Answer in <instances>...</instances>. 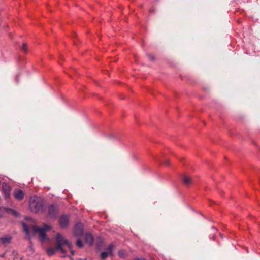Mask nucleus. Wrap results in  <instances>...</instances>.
<instances>
[{"label":"nucleus","mask_w":260,"mask_h":260,"mask_svg":"<svg viewBox=\"0 0 260 260\" xmlns=\"http://www.w3.org/2000/svg\"><path fill=\"white\" fill-rule=\"evenodd\" d=\"M4 256V255H2L0 256V257H3Z\"/></svg>","instance_id":"22"},{"label":"nucleus","mask_w":260,"mask_h":260,"mask_svg":"<svg viewBox=\"0 0 260 260\" xmlns=\"http://www.w3.org/2000/svg\"><path fill=\"white\" fill-rule=\"evenodd\" d=\"M114 248V246L113 244H110L108 247L106 249V251L103 252L101 254V257L103 259L106 258L109 256L113 255V250Z\"/></svg>","instance_id":"4"},{"label":"nucleus","mask_w":260,"mask_h":260,"mask_svg":"<svg viewBox=\"0 0 260 260\" xmlns=\"http://www.w3.org/2000/svg\"><path fill=\"white\" fill-rule=\"evenodd\" d=\"M50 229V227L49 226L45 225L42 228L38 227L37 226H33L32 230L33 231V234L34 235L38 234L39 235L40 240L42 242H44L47 240V239L46 232Z\"/></svg>","instance_id":"2"},{"label":"nucleus","mask_w":260,"mask_h":260,"mask_svg":"<svg viewBox=\"0 0 260 260\" xmlns=\"http://www.w3.org/2000/svg\"><path fill=\"white\" fill-rule=\"evenodd\" d=\"M83 225L81 223H77L74 227V233L75 236L78 237L81 236L83 233Z\"/></svg>","instance_id":"5"},{"label":"nucleus","mask_w":260,"mask_h":260,"mask_svg":"<svg viewBox=\"0 0 260 260\" xmlns=\"http://www.w3.org/2000/svg\"><path fill=\"white\" fill-rule=\"evenodd\" d=\"M22 225H23V230L26 233V236L29 238H30L31 236L29 235V228H28L27 225L26 223H23Z\"/></svg>","instance_id":"14"},{"label":"nucleus","mask_w":260,"mask_h":260,"mask_svg":"<svg viewBox=\"0 0 260 260\" xmlns=\"http://www.w3.org/2000/svg\"><path fill=\"white\" fill-rule=\"evenodd\" d=\"M56 240L57 243V247L54 248H49L47 249V253L49 255H52L55 252L56 250L59 249L61 252L63 253H66V250L63 247L66 246L68 247L69 249L70 250L72 255H74V251L72 250V247L71 244L68 242V241L64 238L62 235L60 234H57L56 237Z\"/></svg>","instance_id":"1"},{"label":"nucleus","mask_w":260,"mask_h":260,"mask_svg":"<svg viewBox=\"0 0 260 260\" xmlns=\"http://www.w3.org/2000/svg\"><path fill=\"white\" fill-rule=\"evenodd\" d=\"M182 182L186 186H189L191 184L192 179L191 178L187 175H183L182 176Z\"/></svg>","instance_id":"10"},{"label":"nucleus","mask_w":260,"mask_h":260,"mask_svg":"<svg viewBox=\"0 0 260 260\" xmlns=\"http://www.w3.org/2000/svg\"><path fill=\"white\" fill-rule=\"evenodd\" d=\"M85 242L89 245H92L93 243V237L90 233L85 235Z\"/></svg>","instance_id":"12"},{"label":"nucleus","mask_w":260,"mask_h":260,"mask_svg":"<svg viewBox=\"0 0 260 260\" xmlns=\"http://www.w3.org/2000/svg\"><path fill=\"white\" fill-rule=\"evenodd\" d=\"M49 214L51 217H54L57 213V208L53 205H51L48 208Z\"/></svg>","instance_id":"11"},{"label":"nucleus","mask_w":260,"mask_h":260,"mask_svg":"<svg viewBox=\"0 0 260 260\" xmlns=\"http://www.w3.org/2000/svg\"><path fill=\"white\" fill-rule=\"evenodd\" d=\"M12 237L10 235H4L0 239L1 243L4 245H6L10 243Z\"/></svg>","instance_id":"9"},{"label":"nucleus","mask_w":260,"mask_h":260,"mask_svg":"<svg viewBox=\"0 0 260 260\" xmlns=\"http://www.w3.org/2000/svg\"><path fill=\"white\" fill-rule=\"evenodd\" d=\"M29 207L35 212L39 211L42 207V203L37 197H31L29 201Z\"/></svg>","instance_id":"3"},{"label":"nucleus","mask_w":260,"mask_h":260,"mask_svg":"<svg viewBox=\"0 0 260 260\" xmlns=\"http://www.w3.org/2000/svg\"><path fill=\"white\" fill-rule=\"evenodd\" d=\"M22 50L24 52H27V45L25 43H23L22 44V47H21Z\"/></svg>","instance_id":"17"},{"label":"nucleus","mask_w":260,"mask_h":260,"mask_svg":"<svg viewBox=\"0 0 260 260\" xmlns=\"http://www.w3.org/2000/svg\"><path fill=\"white\" fill-rule=\"evenodd\" d=\"M2 189L6 198H9L11 191L10 186L8 184L3 183L2 184Z\"/></svg>","instance_id":"6"},{"label":"nucleus","mask_w":260,"mask_h":260,"mask_svg":"<svg viewBox=\"0 0 260 260\" xmlns=\"http://www.w3.org/2000/svg\"><path fill=\"white\" fill-rule=\"evenodd\" d=\"M3 210V207H0V217H2L3 216L2 212Z\"/></svg>","instance_id":"18"},{"label":"nucleus","mask_w":260,"mask_h":260,"mask_svg":"<svg viewBox=\"0 0 260 260\" xmlns=\"http://www.w3.org/2000/svg\"><path fill=\"white\" fill-rule=\"evenodd\" d=\"M76 245L79 248H82L83 246V243L82 241L80 239H78L76 242Z\"/></svg>","instance_id":"15"},{"label":"nucleus","mask_w":260,"mask_h":260,"mask_svg":"<svg viewBox=\"0 0 260 260\" xmlns=\"http://www.w3.org/2000/svg\"><path fill=\"white\" fill-rule=\"evenodd\" d=\"M14 196L16 199L21 200L24 198V193L21 190H16L14 191Z\"/></svg>","instance_id":"8"},{"label":"nucleus","mask_w":260,"mask_h":260,"mask_svg":"<svg viewBox=\"0 0 260 260\" xmlns=\"http://www.w3.org/2000/svg\"><path fill=\"white\" fill-rule=\"evenodd\" d=\"M118 256L122 258H124L126 257L125 253L124 251L120 250L118 253Z\"/></svg>","instance_id":"16"},{"label":"nucleus","mask_w":260,"mask_h":260,"mask_svg":"<svg viewBox=\"0 0 260 260\" xmlns=\"http://www.w3.org/2000/svg\"><path fill=\"white\" fill-rule=\"evenodd\" d=\"M148 57L151 60H153L154 59V57L152 55H148Z\"/></svg>","instance_id":"19"},{"label":"nucleus","mask_w":260,"mask_h":260,"mask_svg":"<svg viewBox=\"0 0 260 260\" xmlns=\"http://www.w3.org/2000/svg\"><path fill=\"white\" fill-rule=\"evenodd\" d=\"M133 260H147V259L145 258H136L134 259Z\"/></svg>","instance_id":"21"},{"label":"nucleus","mask_w":260,"mask_h":260,"mask_svg":"<svg viewBox=\"0 0 260 260\" xmlns=\"http://www.w3.org/2000/svg\"><path fill=\"white\" fill-rule=\"evenodd\" d=\"M164 163L166 165H169L170 164V161L169 160H166Z\"/></svg>","instance_id":"20"},{"label":"nucleus","mask_w":260,"mask_h":260,"mask_svg":"<svg viewBox=\"0 0 260 260\" xmlns=\"http://www.w3.org/2000/svg\"><path fill=\"white\" fill-rule=\"evenodd\" d=\"M69 223V217L67 215H63L60 219V224L61 227L65 228L68 226Z\"/></svg>","instance_id":"7"},{"label":"nucleus","mask_w":260,"mask_h":260,"mask_svg":"<svg viewBox=\"0 0 260 260\" xmlns=\"http://www.w3.org/2000/svg\"><path fill=\"white\" fill-rule=\"evenodd\" d=\"M3 210L6 211L8 213L13 214L15 216H17L18 215V213L16 211H14L10 208H3Z\"/></svg>","instance_id":"13"}]
</instances>
